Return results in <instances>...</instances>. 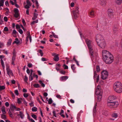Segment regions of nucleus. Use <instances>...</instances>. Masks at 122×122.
Masks as SVG:
<instances>
[{
    "mask_svg": "<svg viewBox=\"0 0 122 122\" xmlns=\"http://www.w3.org/2000/svg\"><path fill=\"white\" fill-rule=\"evenodd\" d=\"M12 41V40L11 39H10L8 42H7V45H11V42Z\"/></svg>",
    "mask_w": 122,
    "mask_h": 122,
    "instance_id": "38",
    "label": "nucleus"
},
{
    "mask_svg": "<svg viewBox=\"0 0 122 122\" xmlns=\"http://www.w3.org/2000/svg\"><path fill=\"white\" fill-rule=\"evenodd\" d=\"M4 3L3 0H0V7L1 6H3Z\"/></svg>",
    "mask_w": 122,
    "mask_h": 122,
    "instance_id": "28",
    "label": "nucleus"
},
{
    "mask_svg": "<svg viewBox=\"0 0 122 122\" xmlns=\"http://www.w3.org/2000/svg\"><path fill=\"white\" fill-rule=\"evenodd\" d=\"M37 108L35 107H34L32 108V111L33 112H36L37 111Z\"/></svg>",
    "mask_w": 122,
    "mask_h": 122,
    "instance_id": "30",
    "label": "nucleus"
},
{
    "mask_svg": "<svg viewBox=\"0 0 122 122\" xmlns=\"http://www.w3.org/2000/svg\"><path fill=\"white\" fill-rule=\"evenodd\" d=\"M59 72L60 73L62 74H64L66 73L65 71L63 70H59Z\"/></svg>",
    "mask_w": 122,
    "mask_h": 122,
    "instance_id": "35",
    "label": "nucleus"
},
{
    "mask_svg": "<svg viewBox=\"0 0 122 122\" xmlns=\"http://www.w3.org/2000/svg\"><path fill=\"white\" fill-rule=\"evenodd\" d=\"M39 83L41 84L42 86L44 87L45 86V85L44 84L41 80H40L39 81Z\"/></svg>",
    "mask_w": 122,
    "mask_h": 122,
    "instance_id": "34",
    "label": "nucleus"
},
{
    "mask_svg": "<svg viewBox=\"0 0 122 122\" xmlns=\"http://www.w3.org/2000/svg\"><path fill=\"white\" fill-rule=\"evenodd\" d=\"M19 112L20 113V116L21 118L22 119H23L24 116V115L23 114V113L21 111H20Z\"/></svg>",
    "mask_w": 122,
    "mask_h": 122,
    "instance_id": "19",
    "label": "nucleus"
},
{
    "mask_svg": "<svg viewBox=\"0 0 122 122\" xmlns=\"http://www.w3.org/2000/svg\"><path fill=\"white\" fill-rule=\"evenodd\" d=\"M85 41L88 48L89 50L91 57L92 59L93 57L95 56H97V53L96 54L93 51L92 42L87 39H86Z\"/></svg>",
    "mask_w": 122,
    "mask_h": 122,
    "instance_id": "2",
    "label": "nucleus"
},
{
    "mask_svg": "<svg viewBox=\"0 0 122 122\" xmlns=\"http://www.w3.org/2000/svg\"><path fill=\"white\" fill-rule=\"evenodd\" d=\"M52 34L54 36V37L55 38H57V36L56 35H55V33L53 32H52Z\"/></svg>",
    "mask_w": 122,
    "mask_h": 122,
    "instance_id": "52",
    "label": "nucleus"
},
{
    "mask_svg": "<svg viewBox=\"0 0 122 122\" xmlns=\"http://www.w3.org/2000/svg\"><path fill=\"white\" fill-rule=\"evenodd\" d=\"M28 80V78L27 77H25V78H24V81L27 83H28L27 82V81Z\"/></svg>",
    "mask_w": 122,
    "mask_h": 122,
    "instance_id": "43",
    "label": "nucleus"
},
{
    "mask_svg": "<svg viewBox=\"0 0 122 122\" xmlns=\"http://www.w3.org/2000/svg\"><path fill=\"white\" fill-rule=\"evenodd\" d=\"M108 16L110 19L112 18L113 17V10L111 9H109L108 10Z\"/></svg>",
    "mask_w": 122,
    "mask_h": 122,
    "instance_id": "9",
    "label": "nucleus"
},
{
    "mask_svg": "<svg viewBox=\"0 0 122 122\" xmlns=\"http://www.w3.org/2000/svg\"><path fill=\"white\" fill-rule=\"evenodd\" d=\"M16 107L14 105L11 104V107H10V109L12 112L14 111V109H16Z\"/></svg>",
    "mask_w": 122,
    "mask_h": 122,
    "instance_id": "23",
    "label": "nucleus"
},
{
    "mask_svg": "<svg viewBox=\"0 0 122 122\" xmlns=\"http://www.w3.org/2000/svg\"><path fill=\"white\" fill-rule=\"evenodd\" d=\"M103 60L106 63H111L113 60V57L111 53L105 50H103L102 52Z\"/></svg>",
    "mask_w": 122,
    "mask_h": 122,
    "instance_id": "1",
    "label": "nucleus"
},
{
    "mask_svg": "<svg viewBox=\"0 0 122 122\" xmlns=\"http://www.w3.org/2000/svg\"><path fill=\"white\" fill-rule=\"evenodd\" d=\"M112 117L116 118L117 117V114L116 113H114L112 114Z\"/></svg>",
    "mask_w": 122,
    "mask_h": 122,
    "instance_id": "47",
    "label": "nucleus"
},
{
    "mask_svg": "<svg viewBox=\"0 0 122 122\" xmlns=\"http://www.w3.org/2000/svg\"><path fill=\"white\" fill-rule=\"evenodd\" d=\"M106 25V24L105 23H101L100 25L101 27V30L102 31L106 30L107 29Z\"/></svg>",
    "mask_w": 122,
    "mask_h": 122,
    "instance_id": "10",
    "label": "nucleus"
},
{
    "mask_svg": "<svg viewBox=\"0 0 122 122\" xmlns=\"http://www.w3.org/2000/svg\"><path fill=\"white\" fill-rule=\"evenodd\" d=\"M36 7L37 8H38L39 7L38 3V1L36 2Z\"/></svg>",
    "mask_w": 122,
    "mask_h": 122,
    "instance_id": "56",
    "label": "nucleus"
},
{
    "mask_svg": "<svg viewBox=\"0 0 122 122\" xmlns=\"http://www.w3.org/2000/svg\"><path fill=\"white\" fill-rule=\"evenodd\" d=\"M68 78V77H61L60 78V79L62 81L64 80H66Z\"/></svg>",
    "mask_w": 122,
    "mask_h": 122,
    "instance_id": "33",
    "label": "nucleus"
},
{
    "mask_svg": "<svg viewBox=\"0 0 122 122\" xmlns=\"http://www.w3.org/2000/svg\"><path fill=\"white\" fill-rule=\"evenodd\" d=\"M3 53H5L6 54H8V53L7 51H5V50H3Z\"/></svg>",
    "mask_w": 122,
    "mask_h": 122,
    "instance_id": "61",
    "label": "nucleus"
},
{
    "mask_svg": "<svg viewBox=\"0 0 122 122\" xmlns=\"http://www.w3.org/2000/svg\"><path fill=\"white\" fill-rule=\"evenodd\" d=\"M14 17L15 18H18L19 16V11L18 10L17 8H15L14 9Z\"/></svg>",
    "mask_w": 122,
    "mask_h": 122,
    "instance_id": "14",
    "label": "nucleus"
},
{
    "mask_svg": "<svg viewBox=\"0 0 122 122\" xmlns=\"http://www.w3.org/2000/svg\"><path fill=\"white\" fill-rule=\"evenodd\" d=\"M95 13L93 10H90L89 12V16L91 17H93L95 15Z\"/></svg>",
    "mask_w": 122,
    "mask_h": 122,
    "instance_id": "15",
    "label": "nucleus"
},
{
    "mask_svg": "<svg viewBox=\"0 0 122 122\" xmlns=\"http://www.w3.org/2000/svg\"><path fill=\"white\" fill-rule=\"evenodd\" d=\"M18 33V32L15 30H14L12 33V34L13 35V36L14 37H16V33Z\"/></svg>",
    "mask_w": 122,
    "mask_h": 122,
    "instance_id": "22",
    "label": "nucleus"
},
{
    "mask_svg": "<svg viewBox=\"0 0 122 122\" xmlns=\"http://www.w3.org/2000/svg\"><path fill=\"white\" fill-rule=\"evenodd\" d=\"M102 76H107L108 75V73L107 71L106 70L102 71Z\"/></svg>",
    "mask_w": 122,
    "mask_h": 122,
    "instance_id": "16",
    "label": "nucleus"
},
{
    "mask_svg": "<svg viewBox=\"0 0 122 122\" xmlns=\"http://www.w3.org/2000/svg\"><path fill=\"white\" fill-rule=\"evenodd\" d=\"M4 30L5 31H8V29L7 27H5L4 29Z\"/></svg>",
    "mask_w": 122,
    "mask_h": 122,
    "instance_id": "59",
    "label": "nucleus"
},
{
    "mask_svg": "<svg viewBox=\"0 0 122 122\" xmlns=\"http://www.w3.org/2000/svg\"><path fill=\"white\" fill-rule=\"evenodd\" d=\"M1 111L3 113V114H5L6 113V112L5 111V107L3 106L1 108Z\"/></svg>",
    "mask_w": 122,
    "mask_h": 122,
    "instance_id": "21",
    "label": "nucleus"
},
{
    "mask_svg": "<svg viewBox=\"0 0 122 122\" xmlns=\"http://www.w3.org/2000/svg\"><path fill=\"white\" fill-rule=\"evenodd\" d=\"M33 71L32 70H30V75L29 76H32V74H33V76H38V75H35V73H33Z\"/></svg>",
    "mask_w": 122,
    "mask_h": 122,
    "instance_id": "18",
    "label": "nucleus"
},
{
    "mask_svg": "<svg viewBox=\"0 0 122 122\" xmlns=\"http://www.w3.org/2000/svg\"><path fill=\"white\" fill-rule=\"evenodd\" d=\"M97 96V101L98 102H100L101 101V100H102V95H99Z\"/></svg>",
    "mask_w": 122,
    "mask_h": 122,
    "instance_id": "20",
    "label": "nucleus"
},
{
    "mask_svg": "<svg viewBox=\"0 0 122 122\" xmlns=\"http://www.w3.org/2000/svg\"><path fill=\"white\" fill-rule=\"evenodd\" d=\"M31 116L33 118L35 119H36L37 118L36 116V115L34 114H32L31 115Z\"/></svg>",
    "mask_w": 122,
    "mask_h": 122,
    "instance_id": "44",
    "label": "nucleus"
},
{
    "mask_svg": "<svg viewBox=\"0 0 122 122\" xmlns=\"http://www.w3.org/2000/svg\"><path fill=\"white\" fill-rule=\"evenodd\" d=\"M22 22L23 23V24L24 25H25L26 24V23L25 22V20L24 19H22Z\"/></svg>",
    "mask_w": 122,
    "mask_h": 122,
    "instance_id": "63",
    "label": "nucleus"
},
{
    "mask_svg": "<svg viewBox=\"0 0 122 122\" xmlns=\"http://www.w3.org/2000/svg\"><path fill=\"white\" fill-rule=\"evenodd\" d=\"M16 58V56L14 55L13 56L12 59V60L15 61Z\"/></svg>",
    "mask_w": 122,
    "mask_h": 122,
    "instance_id": "49",
    "label": "nucleus"
},
{
    "mask_svg": "<svg viewBox=\"0 0 122 122\" xmlns=\"http://www.w3.org/2000/svg\"><path fill=\"white\" fill-rule=\"evenodd\" d=\"M11 94V95L12 96L13 98V99H14L15 98V96L14 94V93L12 92H10Z\"/></svg>",
    "mask_w": 122,
    "mask_h": 122,
    "instance_id": "50",
    "label": "nucleus"
},
{
    "mask_svg": "<svg viewBox=\"0 0 122 122\" xmlns=\"http://www.w3.org/2000/svg\"><path fill=\"white\" fill-rule=\"evenodd\" d=\"M53 116H54L55 117H56V115L55 111H53Z\"/></svg>",
    "mask_w": 122,
    "mask_h": 122,
    "instance_id": "53",
    "label": "nucleus"
},
{
    "mask_svg": "<svg viewBox=\"0 0 122 122\" xmlns=\"http://www.w3.org/2000/svg\"><path fill=\"white\" fill-rule=\"evenodd\" d=\"M115 1L117 4L120 5L121 3L122 0H115Z\"/></svg>",
    "mask_w": 122,
    "mask_h": 122,
    "instance_id": "25",
    "label": "nucleus"
},
{
    "mask_svg": "<svg viewBox=\"0 0 122 122\" xmlns=\"http://www.w3.org/2000/svg\"><path fill=\"white\" fill-rule=\"evenodd\" d=\"M6 65L7 74L9 76H13V74L11 71L9 69V66L8 65Z\"/></svg>",
    "mask_w": 122,
    "mask_h": 122,
    "instance_id": "11",
    "label": "nucleus"
},
{
    "mask_svg": "<svg viewBox=\"0 0 122 122\" xmlns=\"http://www.w3.org/2000/svg\"><path fill=\"white\" fill-rule=\"evenodd\" d=\"M30 6H29L28 5H25V6L24 7V8L25 9H28L30 8Z\"/></svg>",
    "mask_w": 122,
    "mask_h": 122,
    "instance_id": "45",
    "label": "nucleus"
},
{
    "mask_svg": "<svg viewBox=\"0 0 122 122\" xmlns=\"http://www.w3.org/2000/svg\"><path fill=\"white\" fill-rule=\"evenodd\" d=\"M52 55L54 57L53 58L54 60L56 61H59V57L58 54L56 55L55 53H53L52 54Z\"/></svg>",
    "mask_w": 122,
    "mask_h": 122,
    "instance_id": "13",
    "label": "nucleus"
},
{
    "mask_svg": "<svg viewBox=\"0 0 122 122\" xmlns=\"http://www.w3.org/2000/svg\"><path fill=\"white\" fill-rule=\"evenodd\" d=\"M5 89V87L4 86H0V90H2Z\"/></svg>",
    "mask_w": 122,
    "mask_h": 122,
    "instance_id": "40",
    "label": "nucleus"
},
{
    "mask_svg": "<svg viewBox=\"0 0 122 122\" xmlns=\"http://www.w3.org/2000/svg\"><path fill=\"white\" fill-rule=\"evenodd\" d=\"M38 22V20H36L35 21H32L31 23V25H33L35 23H37Z\"/></svg>",
    "mask_w": 122,
    "mask_h": 122,
    "instance_id": "37",
    "label": "nucleus"
},
{
    "mask_svg": "<svg viewBox=\"0 0 122 122\" xmlns=\"http://www.w3.org/2000/svg\"><path fill=\"white\" fill-rule=\"evenodd\" d=\"M97 106V104H96L94 108L93 111L94 112H96V106Z\"/></svg>",
    "mask_w": 122,
    "mask_h": 122,
    "instance_id": "55",
    "label": "nucleus"
},
{
    "mask_svg": "<svg viewBox=\"0 0 122 122\" xmlns=\"http://www.w3.org/2000/svg\"><path fill=\"white\" fill-rule=\"evenodd\" d=\"M96 94L97 95H102V92L101 91L100 86L99 85L97 86L96 89Z\"/></svg>",
    "mask_w": 122,
    "mask_h": 122,
    "instance_id": "7",
    "label": "nucleus"
},
{
    "mask_svg": "<svg viewBox=\"0 0 122 122\" xmlns=\"http://www.w3.org/2000/svg\"><path fill=\"white\" fill-rule=\"evenodd\" d=\"M117 97L115 96L114 95L110 96L108 97L107 102H112Z\"/></svg>",
    "mask_w": 122,
    "mask_h": 122,
    "instance_id": "12",
    "label": "nucleus"
},
{
    "mask_svg": "<svg viewBox=\"0 0 122 122\" xmlns=\"http://www.w3.org/2000/svg\"><path fill=\"white\" fill-rule=\"evenodd\" d=\"M71 68L72 70L74 71L75 69V67L74 64H72L71 65Z\"/></svg>",
    "mask_w": 122,
    "mask_h": 122,
    "instance_id": "36",
    "label": "nucleus"
},
{
    "mask_svg": "<svg viewBox=\"0 0 122 122\" xmlns=\"http://www.w3.org/2000/svg\"><path fill=\"white\" fill-rule=\"evenodd\" d=\"M96 70L97 72H99L100 70V69L99 66L97 65L96 67Z\"/></svg>",
    "mask_w": 122,
    "mask_h": 122,
    "instance_id": "29",
    "label": "nucleus"
},
{
    "mask_svg": "<svg viewBox=\"0 0 122 122\" xmlns=\"http://www.w3.org/2000/svg\"><path fill=\"white\" fill-rule=\"evenodd\" d=\"M1 63L2 65V67L3 69H4L5 68V65L4 62L2 59H1Z\"/></svg>",
    "mask_w": 122,
    "mask_h": 122,
    "instance_id": "31",
    "label": "nucleus"
},
{
    "mask_svg": "<svg viewBox=\"0 0 122 122\" xmlns=\"http://www.w3.org/2000/svg\"><path fill=\"white\" fill-rule=\"evenodd\" d=\"M17 102L19 104H20L21 103V101L20 98H19L17 99Z\"/></svg>",
    "mask_w": 122,
    "mask_h": 122,
    "instance_id": "62",
    "label": "nucleus"
},
{
    "mask_svg": "<svg viewBox=\"0 0 122 122\" xmlns=\"http://www.w3.org/2000/svg\"><path fill=\"white\" fill-rule=\"evenodd\" d=\"M74 3L73 2H72V3H71L70 5L71 7H74Z\"/></svg>",
    "mask_w": 122,
    "mask_h": 122,
    "instance_id": "64",
    "label": "nucleus"
},
{
    "mask_svg": "<svg viewBox=\"0 0 122 122\" xmlns=\"http://www.w3.org/2000/svg\"><path fill=\"white\" fill-rule=\"evenodd\" d=\"M48 103L49 104H51L52 102V101L51 98H50L48 101Z\"/></svg>",
    "mask_w": 122,
    "mask_h": 122,
    "instance_id": "39",
    "label": "nucleus"
},
{
    "mask_svg": "<svg viewBox=\"0 0 122 122\" xmlns=\"http://www.w3.org/2000/svg\"><path fill=\"white\" fill-rule=\"evenodd\" d=\"M33 86L34 87H39L40 86L39 84H36L33 85Z\"/></svg>",
    "mask_w": 122,
    "mask_h": 122,
    "instance_id": "46",
    "label": "nucleus"
},
{
    "mask_svg": "<svg viewBox=\"0 0 122 122\" xmlns=\"http://www.w3.org/2000/svg\"><path fill=\"white\" fill-rule=\"evenodd\" d=\"M78 7H77L74 10H73L72 11V12L73 14L74 17L75 19H76L78 16Z\"/></svg>",
    "mask_w": 122,
    "mask_h": 122,
    "instance_id": "6",
    "label": "nucleus"
},
{
    "mask_svg": "<svg viewBox=\"0 0 122 122\" xmlns=\"http://www.w3.org/2000/svg\"><path fill=\"white\" fill-rule=\"evenodd\" d=\"M32 64L31 63H29L28 64V66L29 68L31 67L32 66Z\"/></svg>",
    "mask_w": 122,
    "mask_h": 122,
    "instance_id": "54",
    "label": "nucleus"
},
{
    "mask_svg": "<svg viewBox=\"0 0 122 122\" xmlns=\"http://www.w3.org/2000/svg\"><path fill=\"white\" fill-rule=\"evenodd\" d=\"M1 117L2 118L4 119H6V116L5 115L3 114H1Z\"/></svg>",
    "mask_w": 122,
    "mask_h": 122,
    "instance_id": "32",
    "label": "nucleus"
},
{
    "mask_svg": "<svg viewBox=\"0 0 122 122\" xmlns=\"http://www.w3.org/2000/svg\"><path fill=\"white\" fill-rule=\"evenodd\" d=\"M26 3L27 4V5H29V6H31V4L30 3V1L28 0H27L26 1Z\"/></svg>",
    "mask_w": 122,
    "mask_h": 122,
    "instance_id": "48",
    "label": "nucleus"
},
{
    "mask_svg": "<svg viewBox=\"0 0 122 122\" xmlns=\"http://www.w3.org/2000/svg\"><path fill=\"white\" fill-rule=\"evenodd\" d=\"M118 29V27L117 25H115L114 26L113 29V32L115 33V31L117 30Z\"/></svg>",
    "mask_w": 122,
    "mask_h": 122,
    "instance_id": "27",
    "label": "nucleus"
},
{
    "mask_svg": "<svg viewBox=\"0 0 122 122\" xmlns=\"http://www.w3.org/2000/svg\"><path fill=\"white\" fill-rule=\"evenodd\" d=\"M39 52L40 53L41 56H43V53L42 50H39Z\"/></svg>",
    "mask_w": 122,
    "mask_h": 122,
    "instance_id": "41",
    "label": "nucleus"
},
{
    "mask_svg": "<svg viewBox=\"0 0 122 122\" xmlns=\"http://www.w3.org/2000/svg\"><path fill=\"white\" fill-rule=\"evenodd\" d=\"M4 19L5 21L6 22L8 20L6 16H5L4 17Z\"/></svg>",
    "mask_w": 122,
    "mask_h": 122,
    "instance_id": "60",
    "label": "nucleus"
},
{
    "mask_svg": "<svg viewBox=\"0 0 122 122\" xmlns=\"http://www.w3.org/2000/svg\"><path fill=\"white\" fill-rule=\"evenodd\" d=\"M15 93L17 96H18L19 95L18 91L17 90H15L14 91Z\"/></svg>",
    "mask_w": 122,
    "mask_h": 122,
    "instance_id": "42",
    "label": "nucleus"
},
{
    "mask_svg": "<svg viewBox=\"0 0 122 122\" xmlns=\"http://www.w3.org/2000/svg\"><path fill=\"white\" fill-rule=\"evenodd\" d=\"M118 104V103L117 102H107V106L111 108L116 107Z\"/></svg>",
    "mask_w": 122,
    "mask_h": 122,
    "instance_id": "4",
    "label": "nucleus"
},
{
    "mask_svg": "<svg viewBox=\"0 0 122 122\" xmlns=\"http://www.w3.org/2000/svg\"><path fill=\"white\" fill-rule=\"evenodd\" d=\"M75 56H73V60H74L75 62H76V64L78 66H79V64L78 63V61L75 58Z\"/></svg>",
    "mask_w": 122,
    "mask_h": 122,
    "instance_id": "26",
    "label": "nucleus"
},
{
    "mask_svg": "<svg viewBox=\"0 0 122 122\" xmlns=\"http://www.w3.org/2000/svg\"><path fill=\"white\" fill-rule=\"evenodd\" d=\"M18 31L21 34H22L23 33V31L21 29H19L18 30Z\"/></svg>",
    "mask_w": 122,
    "mask_h": 122,
    "instance_id": "57",
    "label": "nucleus"
},
{
    "mask_svg": "<svg viewBox=\"0 0 122 122\" xmlns=\"http://www.w3.org/2000/svg\"><path fill=\"white\" fill-rule=\"evenodd\" d=\"M63 67L65 69H68V66L65 64H64L63 65Z\"/></svg>",
    "mask_w": 122,
    "mask_h": 122,
    "instance_id": "51",
    "label": "nucleus"
},
{
    "mask_svg": "<svg viewBox=\"0 0 122 122\" xmlns=\"http://www.w3.org/2000/svg\"><path fill=\"white\" fill-rule=\"evenodd\" d=\"M106 0H100V3L101 5L104 6L106 4Z\"/></svg>",
    "mask_w": 122,
    "mask_h": 122,
    "instance_id": "17",
    "label": "nucleus"
},
{
    "mask_svg": "<svg viewBox=\"0 0 122 122\" xmlns=\"http://www.w3.org/2000/svg\"><path fill=\"white\" fill-rule=\"evenodd\" d=\"M96 40L97 43H99V42L104 39L103 37L101 35L98 34L96 36Z\"/></svg>",
    "mask_w": 122,
    "mask_h": 122,
    "instance_id": "8",
    "label": "nucleus"
},
{
    "mask_svg": "<svg viewBox=\"0 0 122 122\" xmlns=\"http://www.w3.org/2000/svg\"><path fill=\"white\" fill-rule=\"evenodd\" d=\"M23 96L24 97L26 98L28 96V95L27 94L24 93L23 94Z\"/></svg>",
    "mask_w": 122,
    "mask_h": 122,
    "instance_id": "58",
    "label": "nucleus"
},
{
    "mask_svg": "<svg viewBox=\"0 0 122 122\" xmlns=\"http://www.w3.org/2000/svg\"><path fill=\"white\" fill-rule=\"evenodd\" d=\"M114 89L115 91L118 93L122 92V84L120 82L117 81L114 84Z\"/></svg>",
    "mask_w": 122,
    "mask_h": 122,
    "instance_id": "3",
    "label": "nucleus"
},
{
    "mask_svg": "<svg viewBox=\"0 0 122 122\" xmlns=\"http://www.w3.org/2000/svg\"><path fill=\"white\" fill-rule=\"evenodd\" d=\"M97 44L98 46L102 49L104 48L106 45L104 40L101 41L99 42V43H97Z\"/></svg>",
    "mask_w": 122,
    "mask_h": 122,
    "instance_id": "5",
    "label": "nucleus"
},
{
    "mask_svg": "<svg viewBox=\"0 0 122 122\" xmlns=\"http://www.w3.org/2000/svg\"><path fill=\"white\" fill-rule=\"evenodd\" d=\"M29 37H30V32H28L27 36L26 37V41L27 42L28 41L29 38Z\"/></svg>",
    "mask_w": 122,
    "mask_h": 122,
    "instance_id": "24",
    "label": "nucleus"
}]
</instances>
